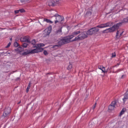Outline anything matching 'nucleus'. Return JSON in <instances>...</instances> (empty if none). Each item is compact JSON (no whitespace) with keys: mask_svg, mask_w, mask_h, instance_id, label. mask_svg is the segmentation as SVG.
<instances>
[{"mask_svg":"<svg viewBox=\"0 0 128 128\" xmlns=\"http://www.w3.org/2000/svg\"><path fill=\"white\" fill-rule=\"evenodd\" d=\"M11 44V43L10 42H9V43H8V44L6 46V48H8L10 46Z\"/></svg>","mask_w":128,"mask_h":128,"instance_id":"obj_31","label":"nucleus"},{"mask_svg":"<svg viewBox=\"0 0 128 128\" xmlns=\"http://www.w3.org/2000/svg\"><path fill=\"white\" fill-rule=\"evenodd\" d=\"M67 27H68V28L69 27L68 26H67Z\"/></svg>","mask_w":128,"mask_h":128,"instance_id":"obj_48","label":"nucleus"},{"mask_svg":"<svg viewBox=\"0 0 128 128\" xmlns=\"http://www.w3.org/2000/svg\"><path fill=\"white\" fill-rule=\"evenodd\" d=\"M51 20H52V21H54V18H52V17H51Z\"/></svg>","mask_w":128,"mask_h":128,"instance_id":"obj_41","label":"nucleus"},{"mask_svg":"<svg viewBox=\"0 0 128 128\" xmlns=\"http://www.w3.org/2000/svg\"><path fill=\"white\" fill-rule=\"evenodd\" d=\"M31 84V82H29L28 84L26 89V91L27 92H28L29 91V89L30 88V85Z\"/></svg>","mask_w":128,"mask_h":128,"instance_id":"obj_19","label":"nucleus"},{"mask_svg":"<svg viewBox=\"0 0 128 128\" xmlns=\"http://www.w3.org/2000/svg\"><path fill=\"white\" fill-rule=\"evenodd\" d=\"M60 3L59 0H54L51 1L49 2L48 5L50 6H54L57 5H58Z\"/></svg>","mask_w":128,"mask_h":128,"instance_id":"obj_8","label":"nucleus"},{"mask_svg":"<svg viewBox=\"0 0 128 128\" xmlns=\"http://www.w3.org/2000/svg\"><path fill=\"white\" fill-rule=\"evenodd\" d=\"M54 19V23L55 24H56L58 22H61L64 19L63 17H62L61 16H58L55 18V16L52 17V19Z\"/></svg>","mask_w":128,"mask_h":128,"instance_id":"obj_5","label":"nucleus"},{"mask_svg":"<svg viewBox=\"0 0 128 128\" xmlns=\"http://www.w3.org/2000/svg\"><path fill=\"white\" fill-rule=\"evenodd\" d=\"M115 107L112 105L111 104L110 105L108 106V109L109 110H113Z\"/></svg>","mask_w":128,"mask_h":128,"instance_id":"obj_20","label":"nucleus"},{"mask_svg":"<svg viewBox=\"0 0 128 128\" xmlns=\"http://www.w3.org/2000/svg\"><path fill=\"white\" fill-rule=\"evenodd\" d=\"M10 40H12V38H11L10 39Z\"/></svg>","mask_w":128,"mask_h":128,"instance_id":"obj_49","label":"nucleus"},{"mask_svg":"<svg viewBox=\"0 0 128 128\" xmlns=\"http://www.w3.org/2000/svg\"><path fill=\"white\" fill-rule=\"evenodd\" d=\"M116 35L115 37L116 39L119 38L123 32H116Z\"/></svg>","mask_w":128,"mask_h":128,"instance_id":"obj_16","label":"nucleus"},{"mask_svg":"<svg viewBox=\"0 0 128 128\" xmlns=\"http://www.w3.org/2000/svg\"><path fill=\"white\" fill-rule=\"evenodd\" d=\"M78 34V32H73L72 35L68 36L67 37H64L66 39H68V43H70V42H72V40H70L73 38L74 37L76 36V35Z\"/></svg>","mask_w":128,"mask_h":128,"instance_id":"obj_7","label":"nucleus"},{"mask_svg":"<svg viewBox=\"0 0 128 128\" xmlns=\"http://www.w3.org/2000/svg\"><path fill=\"white\" fill-rule=\"evenodd\" d=\"M68 39H66L64 37L62 39L58 41V45H55L53 46V48H55L56 47H57L56 48L59 46H60L63 44L68 43Z\"/></svg>","mask_w":128,"mask_h":128,"instance_id":"obj_3","label":"nucleus"},{"mask_svg":"<svg viewBox=\"0 0 128 128\" xmlns=\"http://www.w3.org/2000/svg\"><path fill=\"white\" fill-rule=\"evenodd\" d=\"M60 16V15H59L58 14H55V15H54L53 16H55V18H56V17H57V16Z\"/></svg>","mask_w":128,"mask_h":128,"instance_id":"obj_38","label":"nucleus"},{"mask_svg":"<svg viewBox=\"0 0 128 128\" xmlns=\"http://www.w3.org/2000/svg\"><path fill=\"white\" fill-rule=\"evenodd\" d=\"M19 12L21 13H22L25 12V10L23 8H22L19 10Z\"/></svg>","mask_w":128,"mask_h":128,"instance_id":"obj_26","label":"nucleus"},{"mask_svg":"<svg viewBox=\"0 0 128 128\" xmlns=\"http://www.w3.org/2000/svg\"><path fill=\"white\" fill-rule=\"evenodd\" d=\"M36 40H32L31 42V43L33 45V46H34L36 45V44H35L36 43Z\"/></svg>","mask_w":128,"mask_h":128,"instance_id":"obj_24","label":"nucleus"},{"mask_svg":"<svg viewBox=\"0 0 128 128\" xmlns=\"http://www.w3.org/2000/svg\"><path fill=\"white\" fill-rule=\"evenodd\" d=\"M28 46V44L27 43H24L22 44V46L24 48H26Z\"/></svg>","mask_w":128,"mask_h":128,"instance_id":"obj_23","label":"nucleus"},{"mask_svg":"<svg viewBox=\"0 0 128 128\" xmlns=\"http://www.w3.org/2000/svg\"><path fill=\"white\" fill-rule=\"evenodd\" d=\"M6 53L7 54H10V53L9 52H8H8H6Z\"/></svg>","mask_w":128,"mask_h":128,"instance_id":"obj_43","label":"nucleus"},{"mask_svg":"<svg viewBox=\"0 0 128 128\" xmlns=\"http://www.w3.org/2000/svg\"><path fill=\"white\" fill-rule=\"evenodd\" d=\"M122 70V69H119L116 70V71H115V72H114L115 73H116L117 72H120V71Z\"/></svg>","mask_w":128,"mask_h":128,"instance_id":"obj_37","label":"nucleus"},{"mask_svg":"<svg viewBox=\"0 0 128 128\" xmlns=\"http://www.w3.org/2000/svg\"><path fill=\"white\" fill-rule=\"evenodd\" d=\"M20 1L22 3L25 2V0H20Z\"/></svg>","mask_w":128,"mask_h":128,"instance_id":"obj_40","label":"nucleus"},{"mask_svg":"<svg viewBox=\"0 0 128 128\" xmlns=\"http://www.w3.org/2000/svg\"><path fill=\"white\" fill-rule=\"evenodd\" d=\"M72 66L71 64H70L68 67V70L72 68Z\"/></svg>","mask_w":128,"mask_h":128,"instance_id":"obj_25","label":"nucleus"},{"mask_svg":"<svg viewBox=\"0 0 128 128\" xmlns=\"http://www.w3.org/2000/svg\"><path fill=\"white\" fill-rule=\"evenodd\" d=\"M98 26L96 27L93 28L89 29L87 32H98V31L99 29Z\"/></svg>","mask_w":128,"mask_h":128,"instance_id":"obj_12","label":"nucleus"},{"mask_svg":"<svg viewBox=\"0 0 128 128\" xmlns=\"http://www.w3.org/2000/svg\"><path fill=\"white\" fill-rule=\"evenodd\" d=\"M112 57H115L116 56V54L115 52L112 54Z\"/></svg>","mask_w":128,"mask_h":128,"instance_id":"obj_34","label":"nucleus"},{"mask_svg":"<svg viewBox=\"0 0 128 128\" xmlns=\"http://www.w3.org/2000/svg\"><path fill=\"white\" fill-rule=\"evenodd\" d=\"M116 101H114L112 102L110 104H111L112 106H114V107H115V106L116 105Z\"/></svg>","mask_w":128,"mask_h":128,"instance_id":"obj_22","label":"nucleus"},{"mask_svg":"<svg viewBox=\"0 0 128 128\" xmlns=\"http://www.w3.org/2000/svg\"><path fill=\"white\" fill-rule=\"evenodd\" d=\"M10 112L11 111L10 108H5L3 114V116L4 117H6V118H7V116L10 113Z\"/></svg>","mask_w":128,"mask_h":128,"instance_id":"obj_9","label":"nucleus"},{"mask_svg":"<svg viewBox=\"0 0 128 128\" xmlns=\"http://www.w3.org/2000/svg\"><path fill=\"white\" fill-rule=\"evenodd\" d=\"M86 14L90 15L92 14V13L90 11H88L87 12Z\"/></svg>","mask_w":128,"mask_h":128,"instance_id":"obj_32","label":"nucleus"},{"mask_svg":"<svg viewBox=\"0 0 128 128\" xmlns=\"http://www.w3.org/2000/svg\"><path fill=\"white\" fill-rule=\"evenodd\" d=\"M0 29H2V30L3 29H2V28H0Z\"/></svg>","mask_w":128,"mask_h":128,"instance_id":"obj_50","label":"nucleus"},{"mask_svg":"<svg viewBox=\"0 0 128 128\" xmlns=\"http://www.w3.org/2000/svg\"><path fill=\"white\" fill-rule=\"evenodd\" d=\"M36 48L33 50H27L26 52H24V54L25 55H27L29 54H34L41 52L42 51V49L38 48V47H36Z\"/></svg>","mask_w":128,"mask_h":128,"instance_id":"obj_2","label":"nucleus"},{"mask_svg":"<svg viewBox=\"0 0 128 128\" xmlns=\"http://www.w3.org/2000/svg\"><path fill=\"white\" fill-rule=\"evenodd\" d=\"M20 102H18V104H19Z\"/></svg>","mask_w":128,"mask_h":128,"instance_id":"obj_45","label":"nucleus"},{"mask_svg":"<svg viewBox=\"0 0 128 128\" xmlns=\"http://www.w3.org/2000/svg\"><path fill=\"white\" fill-rule=\"evenodd\" d=\"M113 22H110L106 23L101 24L98 26V27L103 28L108 26H110L113 25Z\"/></svg>","mask_w":128,"mask_h":128,"instance_id":"obj_6","label":"nucleus"},{"mask_svg":"<svg viewBox=\"0 0 128 128\" xmlns=\"http://www.w3.org/2000/svg\"><path fill=\"white\" fill-rule=\"evenodd\" d=\"M44 21H46L47 23H49L50 24H52L53 22L52 21L50 20H48L47 18H44Z\"/></svg>","mask_w":128,"mask_h":128,"instance_id":"obj_17","label":"nucleus"},{"mask_svg":"<svg viewBox=\"0 0 128 128\" xmlns=\"http://www.w3.org/2000/svg\"><path fill=\"white\" fill-rule=\"evenodd\" d=\"M122 25V23L120 22L116 25H114L112 27L110 28L107 30H109L108 32H112L114 31L115 30L118 29L119 28V26H121Z\"/></svg>","mask_w":128,"mask_h":128,"instance_id":"obj_4","label":"nucleus"},{"mask_svg":"<svg viewBox=\"0 0 128 128\" xmlns=\"http://www.w3.org/2000/svg\"><path fill=\"white\" fill-rule=\"evenodd\" d=\"M14 45L15 47H17L18 46V44L17 42H15L14 43Z\"/></svg>","mask_w":128,"mask_h":128,"instance_id":"obj_27","label":"nucleus"},{"mask_svg":"<svg viewBox=\"0 0 128 128\" xmlns=\"http://www.w3.org/2000/svg\"><path fill=\"white\" fill-rule=\"evenodd\" d=\"M48 33H49L48 34H49L50 32H48Z\"/></svg>","mask_w":128,"mask_h":128,"instance_id":"obj_47","label":"nucleus"},{"mask_svg":"<svg viewBox=\"0 0 128 128\" xmlns=\"http://www.w3.org/2000/svg\"><path fill=\"white\" fill-rule=\"evenodd\" d=\"M80 33L72 41H76L83 40L88 37V36L92 34V32H78Z\"/></svg>","mask_w":128,"mask_h":128,"instance_id":"obj_1","label":"nucleus"},{"mask_svg":"<svg viewBox=\"0 0 128 128\" xmlns=\"http://www.w3.org/2000/svg\"><path fill=\"white\" fill-rule=\"evenodd\" d=\"M124 76V75H122V76H121V78H123V77Z\"/></svg>","mask_w":128,"mask_h":128,"instance_id":"obj_42","label":"nucleus"},{"mask_svg":"<svg viewBox=\"0 0 128 128\" xmlns=\"http://www.w3.org/2000/svg\"><path fill=\"white\" fill-rule=\"evenodd\" d=\"M44 54L45 55H46L48 54V53L47 51L46 50H44Z\"/></svg>","mask_w":128,"mask_h":128,"instance_id":"obj_33","label":"nucleus"},{"mask_svg":"<svg viewBox=\"0 0 128 128\" xmlns=\"http://www.w3.org/2000/svg\"><path fill=\"white\" fill-rule=\"evenodd\" d=\"M124 110H122L121 111L120 114V116H121L124 114Z\"/></svg>","mask_w":128,"mask_h":128,"instance_id":"obj_36","label":"nucleus"},{"mask_svg":"<svg viewBox=\"0 0 128 128\" xmlns=\"http://www.w3.org/2000/svg\"><path fill=\"white\" fill-rule=\"evenodd\" d=\"M20 40L23 42H30V37L28 36H26L20 38Z\"/></svg>","mask_w":128,"mask_h":128,"instance_id":"obj_11","label":"nucleus"},{"mask_svg":"<svg viewBox=\"0 0 128 128\" xmlns=\"http://www.w3.org/2000/svg\"><path fill=\"white\" fill-rule=\"evenodd\" d=\"M80 32V31H78V32Z\"/></svg>","mask_w":128,"mask_h":128,"instance_id":"obj_44","label":"nucleus"},{"mask_svg":"<svg viewBox=\"0 0 128 128\" xmlns=\"http://www.w3.org/2000/svg\"><path fill=\"white\" fill-rule=\"evenodd\" d=\"M122 22H128V17L124 18L122 21Z\"/></svg>","mask_w":128,"mask_h":128,"instance_id":"obj_21","label":"nucleus"},{"mask_svg":"<svg viewBox=\"0 0 128 128\" xmlns=\"http://www.w3.org/2000/svg\"><path fill=\"white\" fill-rule=\"evenodd\" d=\"M65 28V26H64L60 27L58 29L56 30V32H62V29H64Z\"/></svg>","mask_w":128,"mask_h":128,"instance_id":"obj_18","label":"nucleus"},{"mask_svg":"<svg viewBox=\"0 0 128 128\" xmlns=\"http://www.w3.org/2000/svg\"><path fill=\"white\" fill-rule=\"evenodd\" d=\"M120 31V32H124V30L123 29H120L119 30H117V32H119Z\"/></svg>","mask_w":128,"mask_h":128,"instance_id":"obj_29","label":"nucleus"},{"mask_svg":"<svg viewBox=\"0 0 128 128\" xmlns=\"http://www.w3.org/2000/svg\"><path fill=\"white\" fill-rule=\"evenodd\" d=\"M98 69L100 70L102 68H104V67L103 66H98Z\"/></svg>","mask_w":128,"mask_h":128,"instance_id":"obj_30","label":"nucleus"},{"mask_svg":"<svg viewBox=\"0 0 128 128\" xmlns=\"http://www.w3.org/2000/svg\"><path fill=\"white\" fill-rule=\"evenodd\" d=\"M101 70L102 72L105 73V68L104 67V68H102L101 69H100Z\"/></svg>","mask_w":128,"mask_h":128,"instance_id":"obj_28","label":"nucleus"},{"mask_svg":"<svg viewBox=\"0 0 128 128\" xmlns=\"http://www.w3.org/2000/svg\"><path fill=\"white\" fill-rule=\"evenodd\" d=\"M15 51L17 53H19L20 54H24V52H26L24 51V48L22 47H19L16 49H15ZM24 55H25L24 54Z\"/></svg>","mask_w":128,"mask_h":128,"instance_id":"obj_10","label":"nucleus"},{"mask_svg":"<svg viewBox=\"0 0 128 128\" xmlns=\"http://www.w3.org/2000/svg\"><path fill=\"white\" fill-rule=\"evenodd\" d=\"M96 103H95V104L94 106H93V109L94 110V109L96 108Z\"/></svg>","mask_w":128,"mask_h":128,"instance_id":"obj_39","label":"nucleus"},{"mask_svg":"<svg viewBox=\"0 0 128 128\" xmlns=\"http://www.w3.org/2000/svg\"><path fill=\"white\" fill-rule=\"evenodd\" d=\"M44 46V44L42 43H40V44H36V45H34L33 46L34 48H35L36 47H38V48H40L42 49V51L43 50V48H42L41 47L42 46Z\"/></svg>","mask_w":128,"mask_h":128,"instance_id":"obj_13","label":"nucleus"},{"mask_svg":"<svg viewBox=\"0 0 128 128\" xmlns=\"http://www.w3.org/2000/svg\"><path fill=\"white\" fill-rule=\"evenodd\" d=\"M52 29V26L51 25H50L48 27L44 30L42 31L44 32H51Z\"/></svg>","mask_w":128,"mask_h":128,"instance_id":"obj_14","label":"nucleus"},{"mask_svg":"<svg viewBox=\"0 0 128 128\" xmlns=\"http://www.w3.org/2000/svg\"><path fill=\"white\" fill-rule=\"evenodd\" d=\"M14 13L16 14H17L19 12V10H15L14 11Z\"/></svg>","mask_w":128,"mask_h":128,"instance_id":"obj_35","label":"nucleus"},{"mask_svg":"<svg viewBox=\"0 0 128 128\" xmlns=\"http://www.w3.org/2000/svg\"><path fill=\"white\" fill-rule=\"evenodd\" d=\"M128 99V93H126L124 94V98L123 99L124 102L125 103V101Z\"/></svg>","mask_w":128,"mask_h":128,"instance_id":"obj_15","label":"nucleus"},{"mask_svg":"<svg viewBox=\"0 0 128 128\" xmlns=\"http://www.w3.org/2000/svg\"><path fill=\"white\" fill-rule=\"evenodd\" d=\"M104 31H105V30H104V31H103V32H104Z\"/></svg>","mask_w":128,"mask_h":128,"instance_id":"obj_46","label":"nucleus"}]
</instances>
